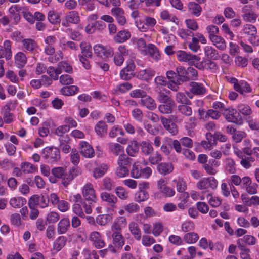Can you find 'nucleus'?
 I'll list each match as a JSON object with an SVG mask.
<instances>
[{
  "label": "nucleus",
  "instance_id": "f257e3e1",
  "mask_svg": "<svg viewBox=\"0 0 259 259\" xmlns=\"http://www.w3.org/2000/svg\"><path fill=\"white\" fill-rule=\"evenodd\" d=\"M176 71L177 75L180 77L178 80V82H187L190 80H195L197 79V71L193 67H189L187 70L182 66H179L176 68Z\"/></svg>",
  "mask_w": 259,
  "mask_h": 259
},
{
  "label": "nucleus",
  "instance_id": "f03ea898",
  "mask_svg": "<svg viewBox=\"0 0 259 259\" xmlns=\"http://www.w3.org/2000/svg\"><path fill=\"white\" fill-rule=\"evenodd\" d=\"M177 72L172 70H169L166 72V75L167 78L170 81L167 83L168 88L174 91H177L179 89V85L182 84L184 82H178V80L180 78Z\"/></svg>",
  "mask_w": 259,
  "mask_h": 259
},
{
  "label": "nucleus",
  "instance_id": "7ed1b4c3",
  "mask_svg": "<svg viewBox=\"0 0 259 259\" xmlns=\"http://www.w3.org/2000/svg\"><path fill=\"white\" fill-rule=\"evenodd\" d=\"M223 114L229 122L235 123L238 125H241L243 123L241 115L234 109L228 108Z\"/></svg>",
  "mask_w": 259,
  "mask_h": 259
},
{
  "label": "nucleus",
  "instance_id": "20e7f679",
  "mask_svg": "<svg viewBox=\"0 0 259 259\" xmlns=\"http://www.w3.org/2000/svg\"><path fill=\"white\" fill-rule=\"evenodd\" d=\"M218 186V181L213 177L207 178H204L200 180L197 184V188L200 190L211 188L215 189Z\"/></svg>",
  "mask_w": 259,
  "mask_h": 259
},
{
  "label": "nucleus",
  "instance_id": "39448f33",
  "mask_svg": "<svg viewBox=\"0 0 259 259\" xmlns=\"http://www.w3.org/2000/svg\"><path fill=\"white\" fill-rule=\"evenodd\" d=\"M42 153L45 155V159L50 158L51 162H56L60 159V150L59 149L55 147H46L43 151Z\"/></svg>",
  "mask_w": 259,
  "mask_h": 259
},
{
  "label": "nucleus",
  "instance_id": "423d86ee",
  "mask_svg": "<svg viewBox=\"0 0 259 259\" xmlns=\"http://www.w3.org/2000/svg\"><path fill=\"white\" fill-rule=\"evenodd\" d=\"M82 194L84 199L90 203L95 202L97 198L95 195V190L92 184H87L83 188Z\"/></svg>",
  "mask_w": 259,
  "mask_h": 259
},
{
  "label": "nucleus",
  "instance_id": "0eeeda50",
  "mask_svg": "<svg viewBox=\"0 0 259 259\" xmlns=\"http://www.w3.org/2000/svg\"><path fill=\"white\" fill-rule=\"evenodd\" d=\"M81 174V169L79 167L73 166L69 169L68 173L66 175L63 179V185L67 187L70 182L76 177L80 175Z\"/></svg>",
  "mask_w": 259,
  "mask_h": 259
},
{
  "label": "nucleus",
  "instance_id": "6e6552de",
  "mask_svg": "<svg viewBox=\"0 0 259 259\" xmlns=\"http://www.w3.org/2000/svg\"><path fill=\"white\" fill-rule=\"evenodd\" d=\"M94 53L97 56L102 58H108L113 55V50L111 48L107 49L102 45H96L94 47Z\"/></svg>",
  "mask_w": 259,
  "mask_h": 259
},
{
  "label": "nucleus",
  "instance_id": "1a4fd4ad",
  "mask_svg": "<svg viewBox=\"0 0 259 259\" xmlns=\"http://www.w3.org/2000/svg\"><path fill=\"white\" fill-rule=\"evenodd\" d=\"M80 153L86 158H92L94 156V150L91 145L87 142H81L80 144Z\"/></svg>",
  "mask_w": 259,
  "mask_h": 259
},
{
  "label": "nucleus",
  "instance_id": "9d476101",
  "mask_svg": "<svg viewBox=\"0 0 259 259\" xmlns=\"http://www.w3.org/2000/svg\"><path fill=\"white\" fill-rule=\"evenodd\" d=\"M89 239L93 242V245L97 248H102L105 245V243L102 239L101 234L97 231L92 232L89 236Z\"/></svg>",
  "mask_w": 259,
  "mask_h": 259
},
{
  "label": "nucleus",
  "instance_id": "9b49d317",
  "mask_svg": "<svg viewBox=\"0 0 259 259\" xmlns=\"http://www.w3.org/2000/svg\"><path fill=\"white\" fill-rule=\"evenodd\" d=\"M194 65L198 69L201 70H211L212 71L216 70L218 67L217 64L210 60H205L201 62H197Z\"/></svg>",
  "mask_w": 259,
  "mask_h": 259
},
{
  "label": "nucleus",
  "instance_id": "f8f14e48",
  "mask_svg": "<svg viewBox=\"0 0 259 259\" xmlns=\"http://www.w3.org/2000/svg\"><path fill=\"white\" fill-rule=\"evenodd\" d=\"M177 57L179 61L188 62L190 64H195L194 61H198L199 57L196 55H192L187 54L186 52L180 51L177 52Z\"/></svg>",
  "mask_w": 259,
  "mask_h": 259
},
{
  "label": "nucleus",
  "instance_id": "ddd939ff",
  "mask_svg": "<svg viewBox=\"0 0 259 259\" xmlns=\"http://www.w3.org/2000/svg\"><path fill=\"white\" fill-rule=\"evenodd\" d=\"M101 199L102 201L106 202L107 204L113 207H116V203L117 202V198L114 195L103 192L101 193Z\"/></svg>",
  "mask_w": 259,
  "mask_h": 259
},
{
  "label": "nucleus",
  "instance_id": "4468645a",
  "mask_svg": "<svg viewBox=\"0 0 259 259\" xmlns=\"http://www.w3.org/2000/svg\"><path fill=\"white\" fill-rule=\"evenodd\" d=\"M140 104L150 110H153L156 108V104L154 100L147 94L141 99Z\"/></svg>",
  "mask_w": 259,
  "mask_h": 259
},
{
  "label": "nucleus",
  "instance_id": "2eb2a0df",
  "mask_svg": "<svg viewBox=\"0 0 259 259\" xmlns=\"http://www.w3.org/2000/svg\"><path fill=\"white\" fill-rule=\"evenodd\" d=\"M11 57V42L6 40L4 42V46H0V58H5L9 60Z\"/></svg>",
  "mask_w": 259,
  "mask_h": 259
},
{
  "label": "nucleus",
  "instance_id": "dca6fc26",
  "mask_svg": "<svg viewBox=\"0 0 259 259\" xmlns=\"http://www.w3.org/2000/svg\"><path fill=\"white\" fill-rule=\"evenodd\" d=\"M157 169L159 174L166 176L173 171L174 166L169 162H162L157 165Z\"/></svg>",
  "mask_w": 259,
  "mask_h": 259
},
{
  "label": "nucleus",
  "instance_id": "f3484780",
  "mask_svg": "<svg viewBox=\"0 0 259 259\" xmlns=\"http://www.w3.org/2000/svg\"><path fill=\"white\" fill-rule=\"evenodd\" d=\"M113 243L118 249H121L124 244V238L120 231H113Z\"/></svg>",
  "mask_w": 259,
  "mask_h": 259
},
{
  "label": "nucleus",
  "instance_id": "a211bd4d",
  "mask_svg": "<svg viewBox=\"0 0 259 259\" xmlns=\"http://www.w3.org/2000/svg\"><path fill=\"white\" fill-rule=\"evenodd\" d=\"M175 107V102L174 100L162 103L158 107V110L160 113L163 114H170L172 111V109Z\"/></svg>",
  "mask_w": 259,
  "mask_h": 259
},
{
  "label": "nucleus",
  "instance_id": "6ab92c4d",
  "mask_svg": "<svg viewBox=\"0 0 259 259\" xmlns=\"http://www.w3.org/2000/svg\"><path fill=\"white\" fill-rule=\"evenodd\" d=\"M155 71L150 68L141 70L138 74V77L145 81H148L155 75Z\"/></svg>",
  "mask_w": 259,
  "mask_h": 259
},
{
  "label": "nucleus",
  "instance_id": "aec40b11",
  "mask_svg": "<svg viewBox=\"0 0 259 259\" xmlns=\"http://www.w3.org/2000/svg\"><path fill=\"white\" fill-rule=\"evenodd\" d=\"M70 227V221L68 218L62 219L57 226V232L59 234H65Z\"/></svg>",
  "mask_w": 259,
  "mask_h": 259
},
{
  "label": "nucleus",
  "instance_id": "412c9836",
  "mask_svg": "<svg viewBox=\"0 0 259 259\" xmlns=\"http://www.w3.org/2000/svg\"><path fill=\"white\" fill-rule=\"evenodd\" d=\"M94 129L97 135L103 137L107 133L108 126L105 122L100 121L95 125Z\"/></svg>",
  "mask_w": 259,
  "mask_h": 259
},
{
  "label": "nucleus",
  "instance_id": "4be33fe9",
  "mask_svg": "<svg viewBox=\"0 0 259 259\" xmlns=\"http://www.w3.org/2000/svg\"><path fill=\"white\" fill-rule=\"evenodd\" d=\"M127 224L126 219L124 217H118L115 219L113 224L112 225V231H120L123 227Z\"/></svg>",
  "mask_w": 259,
  "mask_h": 259
},
{
  "label": "nucleus",
  "instance_id": "5701e85b",
  "mask_svg": "<svg viewBox=\"0 0 259 259\" xmlns=\"http://www.w3.org/2000/svg\"><path fill=\"white\" fill-rule=\"evenodd\" d=\"M142 153L145 156L150 155L154 151L153 147L151 143L149 141H142L140 144Z\"/></svg>",
  "mask_w": 259,
  "mask_h": 259
},
{
  "label": "nucleus",
  "instance_id": "b1692460",
  "mask_svg": "<svg viewBox=\"0 0 259 259\" xmlns=\"http://www.w3.org/2000/svg\"><path fill=\"white\" fill-rule=\"evenodd\" d=\"M191 93L196 95H202L206 93V89L201 83L192 81L190 82Z\"/></svg>",
  "mask_w": 259,
  "mask_h": 259
},
{
  "label": "nucleus",
  "instance_id": "393cba45",
  "mask_svg": "<svg viewBox=\"0 0 259 259\" xmlns=\"http://www.w3.org/2000/svg\"><path fill=\"white\" fill-rule=\"evenodd\" d=\"M130 37V32L127 30H124L119 31L114 36V39L116 42L122 43L129 39Z\"/></svg>",
  "mask_w": 259,
  "mask_h": 259
},
{
  "label": "nucleus",
  "instance_id": "a878e982",
  "mask_svg": "<svg viewBox=\"0 0 259 259\" xmlns=\"http://www.w3.org/2000/svg\"><path fill=\"white\" fill-rule=\"evenodd\" d=\"M26 203V200L21 197H13L10 199V205L14 208H20Z\"/></svg>",
  "mask_w": 259,
  "mask_h": 259
},
{
  "label": "nucleus",
  "instance_id": "bb28decb",
  "mask_svg": "<svg viewBox=\"0 0 259 259\" xmlns=\"http://www.w3.org/2000/svg\"><path fill=\"white\" fill-rule=\"evenodd\" d=\"M188 7L189 11L191 14L196 17L200 16L202 8L198 4L195 2H190Z\"/></svg>",
  "mask_w": 259,
  "mask_h": 259
},
{
  "label": "nucleus",
  "instance_id": "cd10ccee",
  "mask_svg": "<svg viewBox=\"0 0 259 259\" xmlns=\"http://www.w3.org/2000/svg\"><path fill=\"white\" fill-rule=\"evenodd\" d=\"M129 229L130 232L134 236V238L139 240L141 237V233L139 228L138 225L135 222H132L129 224Z\"/></svg>",
  "mask_w": 259,
  "mask_h": 259
},
{
  "label": "nucleus",
  "instance_id": "c85d7f7f",
  "mask_svg": "<svg viewBox=\"0 0 259 259\" xmlns=\"http://www.w3.org/2000/svg\"><path fill=\"white\" fill-rule=\"evenodd\" d=\"M24 48L28 51H34L37 47L36 42L30 38L24 39L22 41Z\"/></svg>",
  "mask_w": 259,
  "mask_h": 259
},
{
  "label": "nucleus",
  "instance_id": "c756f323",
  "mask_svg": "<svg viewBox=\"0 0 259 259\" xmlns=\"http://www.w3.org/2000/svg\"><path fill=\"white\" fill-rule=\"evenodd\" d=\"M210 39L219 49L223 50L226 48V42L225 40L222 37L218 35L213 36H211Z\"/></svg>",
  "mask_w": 259,
  "mask_h": 259
},
{
  "label": "nucleus",
  "instance_id": "7c9ffc66",
  "mask_svg": "<svg viewBox=\"0 0 259 259\" xmlns=\"http://www.w3.org/2000/svg\"><path fill=\"white\" fill-rule=\"evenodd\" d=\"M112 214H106L98 215L96 218V222L100 225L104 226L112 220Z\"/></svg>",
  "mask_w": 259,
  "mask_h": 259
},
{
  "label": "nucleus",
  "instance_id": "2f4dec72",
  "mask_svg": "<svg viewBox=\"0 0 259 259\" xmlns=\"http://www.w3.org/2000/svg\"><path fill=\"white\" fill-rule=\"evenodd\" d=\"M65 20L72 24H78L80 21L78 13L75 11L70 12L66 15Z\"/></svg>",
  "mask_w": 259,
  "mask_h": 259
},
{
  "label": "nucleus",
  "instance_id": "473e14b6",
  "mask_svg": "<svg viewBox=\"0 0 259 259\" xmlns=\"http://www.w3.org/2000/svg\"><path fill=\"white\" fill-rule=\"evenodd\" d=\"M139 147L136 140L130 141L126 148V152L131 156H134L138 152Z\"/></svg>",
  "mask_w": 259,
  "mask_h": 259
},
{
  "label": "nucleus",
  "instance_id": "72a5a7b5",
  "mask_svg": "<svg viewBox=\"0 0 259 259\" xmlns=\"http://www.w3.org/2000/svg\"><path fill=\"white\" fill-rule=\"evenodd\" d=\"M67 241L66 237L61 236L57 238L53 243V249L57 251H60L65 246Z\"/></svg>",
  "mask_w": 259,
  "mask_h": 259
},
{
  "label": "nucleus",
  "instance_id": "f704fd0d",
  "mask_svg": "<svg viewBox=\"0 0 259 259\" xmlns=\"http://www.w3.org/2000/svg\"><path fill=\"white\" fill-rule=\"evenodd\" d=\"M51 172L54 177L62 179V184H63V179L65 178L66 175H67L65 169L62 167H57L53 168Z\"/></svg>",
  "mask_w": 259,
  "mask_h": 259
},
{
  "label": "nucleus",
  "instance_id": "c9c22d12",
  "mask_svg": "<svg viewBox=\"0 0 259 259\" xmlns=\"http://www.w3.org/2000/svg\"><path fill=\"white\" fill-rule=\"evenodd\" d=\"M60 145L59 148L61 149L65 153L69 152L71 149L70 146L68 144V142L69 141V137L66 136L59 139Z\"/></svg>",
  "mask_w": 259,
  "mask_h": 259
},
{
  "label": "nucleus",
  "instance_id": "e433bc0d",
  "mask_svg": "<svg viewBox=\"0 0 259 259\" xmlns=\"http://www.w3.org/2000/svg\"><path fill=\"white\" fill-rule=\"evenodd\" d=\"M132 159L125 154L119 155L118 159V165L122 167H125L129 169L131 165Z\"/></svg>",
  "mask_w": 259,
  "mask_h": 259
},
{
  "label": "nucleus",
  "instance_id": "4c0bfd02",
  "mask_svg": "<svg viewBox=\"0 0 259 259\" xmlns=\"http://www.w3.org/2000/svg\"><path fill=\"white\" fill-rule=\"evenodd\" d=\"M147 49L149 54L153 59L158 60L160 59V55L159 51L154 45L152 44H148Z\"/></svg>",
  "mask_w": 259,
  "mask_h": 259
},
{
  "label": "nucleus",
  "instance_id": "58836bf2",
  "mask_svg": "<svg viewBox=\"0 0 259 259\" xmlns=\"http://www.w3.org/2000/svg\"><path fill=\"white\" fill-rule=\"evenodd\" d=\"M191 104H181L178 106V111L182 115L186 116H190L192 113L191 107L189 106Z\"/></svg>",
  "mask_w": 259,
  "mask_h": 259
},
{
  "label": "nucleus",
  "instance_id": "ea45409f",
  "mask_svg": "<svg viewBox=\"0 0 259 259\" xmlns=\"http://www.w3.org/2000/svg\"><path fill=\"white\" fill-rule=\"evenodd\" d=\"M27 62V58L24 53L22 52L18 53L15 56V63L18 67H23Z\"/></svg>",
  "mask_w": 259,
  "mask_h": 259
},
{
  "label": "nucleus",
  "instance_id": "a19ab883",
  "mask_svg": "<svg viewBox=\"0 0 259 259\" xmlns=\"http://www.w3.org/2000/svg\"><path fill=\"white\" fill-rule=\"evenodd\" d=\"M167 92L166 90L163 89V90H160L157 93V99L161 103L166 102L168 101H172V100L166 94Z\"/></svg>",
  "mask_w": 259,
  "mask_h": 259
},
{
  "label": "nucleus",
  "instance_id": "79ce46f5",
  "mask_svg": "<svg viewBox=\"0 0 259 259\" xmlns=\"http://www.w3.org/2000/svg\"><path fill=\"white\" fill-rule=\"evenodd\" d=\"M48 20L52 24H57L60 22V16L54 10L48 12Z\"/></svg>",
  "mask_w": 259,
  "mask_h": 259
},
{
  "label": "nucleus",
  "instance_id": "37998d69",
  "mask_svg": "<svg viewBox=\"0 0 259 259\" xmlns=\"http://www.w3.org/2000/svg\"><path fill=\"white\" fill-rule=\"evenodd\" d=\"M205 55L209 59H217L218 58V54L217 51L210 46H206L204 49Z\"/></svg>",
  "mask_w": 259,
  "mask_h": 259
},
{
  "label": "nucleus",
  "instance_id": "c03bdc74",
  "mask_svg": "<svg viewBox=\"0 0 259 259\" xmlns=\"http://www.w3.org/2000/svg\"><path fill=\"white\" fill-rule=\"evenodd\" d=\"M80 47L81 50V53L84 57L91 58L92 56V53L90 51L91 48V46L85 42H81L80 44Z\"/></svg>",
  "mask_w": 259,
  "mask_h": 259
},
{
  "label": "nucleus",
  "instance_id": "a18cd8bd",
  "mask_svg": "<svg viewBox=\"0 0 259 259\" xmlns=\"http://www.w3.org/2000/svg\"><path fill=\"white\" fill-rule=\"evenodd\" d=\"M148 156L149 161L153 165L158 164L162 160V156L158 151L153 152Z\"/></svg>",
  "mask_w": 259,
  "mask_h": 259
},
{
  "label": "nucleus",
  "instance_id": "49530a36",
  "mask_svg": "<svg viewBox=\"0 0 259 259\" xmlns=\"http://www.w3.org/2000/svg\"><path fill=\"white\" fill-rule=\"evenodd\" d=\"M21 168L22 170L26 174L34 172L36 169L34 165L28 162L22 163Z\"/></svg>",
  "mask_w": 259,
  "mask_h": 259
},
{
  "label": "nucleus",
  "instance_id": "de8ad7c7",
  "mask_svg": "<svg viewBox=\"0 0 259 259\" xmlns=\"http://www.w3.org/2000/svg\"><path fill=\"white\" fill-rule=\"evenodd\" d=\"M198 239V235L194 232L187 233L184 236V240L187 243H194L196 242Z\"/></svg>",
  "mask_w": 259,
  "mask_h": 259
},
{
  "label": "nucleus",
  "instance_id": "09e8293b",
  "mask_svg": "<svg viewBox=\"0 0 259 259\" xmlns=\"http://www.w3.org/2000/svg\"><path fill=\"white\" fill-rule=\"evenodd\" d=\"M108 146L110 151L116 156L120 155V152L123 150L122 146L118 143H110Z\"/></svg>",
  "mask_w": 259,
  "mask_h": 259
},
{
  "label": "nucleus",
  "instance_id": "8fccbe9b",
  "mask_svg": "<svg viewBox=\"0 0 259 259\" xmlns=\"http://www.w3.org/2000/svg\"><path fill=\"white\" fill-rule=\"evenodd\" d=\"M243 32L245 34L253 37L257 33L256 27L251 24H246L244 26L243 28Z\"/></svg>",
  "mask_w": 259,
  "mask_h": 259
},
{
  "label": "nucleus",
  "instance_id": "3c124183",
  "mask_svg": "<svg viewBox=\"0 0 259 259\" xmlns=\"http://www.w3.org/2000/svg\"><path fill=\"white\" fill-rule=\"evenodd\" d=\"M149 198L148 192L145 190H140L135 195V199L137 202H140L146 200Z\"/></svg>",
  "mask_w": 259,
  "mask_h": 259
},
{
  "label": "nucleus",
  "instance_id": "603ef678",
  "mask_svg": "<svg viewBox=\"0 0 259 259\" xmlns=\"http://www.w3.org/2000/svg\"><path fill=\"white\" fill-rule=\"evenodd\" d=\"M176 100L182 104H191V102L187 98L185 95L182 92H178L176 95Z\"/></svg>",
  "mask_w": 259,
  "mask_h": 259
},
{
  "label": "nucleus",
  "instance_id": "864d4df0",
  "mask_svg": "<svg viewBox=\"0 0 259 259\" xmlns=\"http://www.w3.org/2000/svg\"><path fill=\"white\" fill-rule=\"evenodd\" d=\"M226 170L230 174H234L236 171V168L235 167V161L230 158H227L226 159Z\"/></svg>",
  "mask_w": 259,
  "mask_h": 259
},
{
  "label": "nucleus",
  "instance_id": "5fc2aeb1",
  "mask_svg": "<svg viewBox=\"0 0 259 259\" xmlns=\"http://www.w3.org/2000/svg\"><path fill=\"white\" fill-rule=\"evenodd\" d=\"M115 193L118 197L123 200L127 199L128 197V193L122 187H118L115 189Z\"/></svg>",
  "mask_w": 259,
  "mask_h": 259
},
{
  "label": "nucleus",
  "instance_id": "6e6d98bb",
  "mask_svg": "<svg viewBox=\"0 0 259 259\" xmlns=\"http://www.w3.org/2000/svg\"><path fill=\"white\" fill-rule=\"evenodd\" d=\"M123 207L125 210L130 213L137 212L140 209L139 205L135 203H129L125 205Z\"/></svg>",
  "mask_w": 259,
  "mask_h": 259
},
{
  "label": "nucleus",
  "instance_id": "4d7b16f0",
  "mask_svg": "<svg viewBox=\"0 0 259 259\" xmlns=\"http://www.w3.org/2000/svg\"><path fill=\"white\" fill-rule=\"evenodd\" d=\"M60 219L59 214L54 211L50 212L46 217V220L49 224L55 223Z\"/></svg>",
  "mask_w": 259,
  "mask_h": 259
},
{
  "label": "nucleus",
  "instance_id": "13d9d810",
  "mask_svg": "<svg viewBox=\"0 0 259 259\" xmlns=\"http://www.w3.org/2000/svg\"><path fill=\"white\" fill-rule=\"evenodd\" d=\"M103 185L104 189L108 191H111L115 187L113 181L108 177H106L103 179Z\"/></svg>",
  "mask_w": 259,
  "mask_h": 259
},
{
  "label": "nucleus",
  "instance_id": "bf43d9fd",
  "mask_svg": "<svg viewBox=\"0 0 259 259\" xmlns=\"http://www.w3.org/2000/svg\"><path fill=\"white\" fill-rule=\"evenodd\" d=\"M238 111L244 115H249L252 113V111L249 106L246 105L241 104L237 107Z\"/></svg>",
  "mask_w": 259,
  "mask_h": 259
},
{
  "label": "nucleus",
  "instance_id": "052dcab7",
  "mask_svg": "<svg viewBox=\"0 0 259 259\" xmlns=\"http://www.w3.org/2000/svg\"><path fill=\"white\" fill-rule=\"evenodd\" d=\"M161 18L164 20H169L174 22H176L175 20L177 18L175 16H172L167 10L163 11L160 14Z\"/></svg>",
  "mask_w": 259,
  "mask_h": 259
},
{
  "label": "nucleus",
  "instance_id": "680f3d73",
  "mask_svg": "<svg viewBox=\"0 0 259 259\" xmlns=\"http://www.w3.org/2000/svg\"><path fill=\"white\" fill-rule=\"evenodd\" d=\"M242 17L246 22H254L257 18V15L252 11L251 13H247V15H242Z\"/></svg>",
  "mask_w": 259,
  "mask_h": 259
},
{
  "label": "nucleus",
  "instance_id": "e2e57ef3",
  "mask_svg": "<svg viewBox=\"0 0 259 259\" xmlns=\"http://www.w3.org/2000/svg\"><path fill=\"white\" fill-rule=\"evenodd\" d=\"M132 114L133 117V118L137 121L139 122H142L143 118V114L142 110L139 108H136L134 109L132 111Z\"/></svg>",
  "mask_w": 259,
  "mask_h": 259
},
{
  "label": "nucleus",
  "instance_id": "0e129e2a",
  "mask_svg": "<svg viewBox=\"0 0 259 259\" xmlns=\"http://www.w3.org/2000/svg\"><path fill=\"white\" fill-rule=\"evenodd\" d=\"M59 80L62 84L69 85L73 83V79L67 74L62 75L60 77Z\"/></svg>",
  "mask_w": 259,
  "mask_h": 259
},
{
  "label": "nucleus",
  "instance_id": "69168bd1",
  "mask_svg": "<svg viewBox=\"0 0 259 259\" xmlns=\"http://www.w3.org/2000/svg\"><path fill=\"white\" fill-rule=\"evenodd\" d=\"M129 173V169L125 167H122L118 165L116 170V175L119 178H123L127 175Z\"/></svg>",
  "mask_w": 259,
  "mask_h": 259
},
{
  "label": "nucleus",
  "instance_id": "338daca9",
  "mask_svg": "<svg viewBox=\"0 0 259 259\" xmlns=\"http://www.w3.org/2000/svg\"><path fill=\"white\" fill-rule=\"evenodd\" d=\"M107 168H104L101 166L96 167L94 170V177L95 179H98L103 176Z\"/></svg>",
  "mask_w": 259,
  "mask_h": 259
},
{
  "label": "nucleus",
  "instance_id": "774afa93",
  "mask_svg": "<svg viewBox=\"0 0 259 259\" xmlns=\"http://www.w3.org/2000/svg\"><path fill=\"white\" fill-rule=\"evenodd\" d=\"M246 135V134L245 132L237 131L232 135V138L234 142L236 143H239L241 142L243 138L245 137Z\"/></svg>",
  "mask_w": 259,
  "mask_h": 259
}]
</instances>
